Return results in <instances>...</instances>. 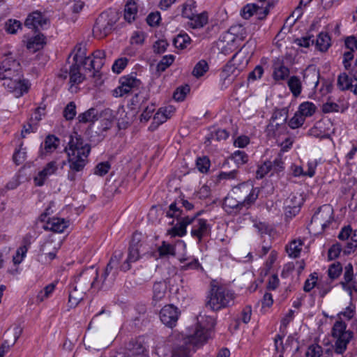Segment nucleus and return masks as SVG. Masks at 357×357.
<instances>
[{
    "label": "nucleus",
    "mask_w": 357,
    "mask_h": 357,
    "mask_svg": "<svg viewBox=\"0 0 357 357\" xmlns=\"http://www.w3.org/2000/svg\"><path fill=\"white\" fill-rule=\"evenodd\" d=\"M68 155L69 170L67 178L71 182H75L79 176L88 163V157L91 152V146L85 143L80 137H71L68 146L65 149Z\"/></svg>",
    "instance_id": "f03ea898"
},
{
    "label": "nucleus",
    "mask_w": 357,
    "mask_h": 357,
    "mask_svg": "<svg viewBox=\"0 0 357 357\" xmlns=\"http://www.w3.org/2000/svg\"><path fill=\"white\" fill-rule=\"evenodd\" d=\"M98 112L96 108L91 107L84 113L79 114L78 120L80 123H93L98 120Z\"/></svg>",
    "instance_id": "72a5a7b5"
},
{
    "label": "nucleus",
    "mask_w": 357,
    "mask_h": 357,
    "mask_svg": "<svg viewBox=\"0 0 357 357\" xmlns=\"http://www.w3.org/2000/svg\"><path fill=\"white\" fill-rule=\"evenodd\" d=\"M285 126L284 124H280L278 121L273 122L269 121V123L266 126V132L267 135L270 137H275L277 135L280 133V129L283 128Z\"/></svg>",
    "instance_id": "de8ad7c7"
},
{
    "label": "nucleus",
    "mask_w": 357,
    "mask_h": 357,
    "mask_svg": "<svg viewBox=\"0 0 357 357\" xmlns=\"http://www.w3.org/2000/svg\"><path fill=\"white\" fill-rule=\"evenodd\" d=\"M128 62L126 58H120L115 61L112 66V70L114 73H120L127 66Z\"/></svg>",
    "instance_id": "774afa93"
},
{
    "label": "nucleus",
    "mask_w": 357,
    "mask_h": 357,
    "mask_svg": "<svg viewBox=\"0 0 357 357\" xmlns=\"http://www.w3.org/2000/svg\"><path fill=\"white\" fill-rule=\"evenodd\" d=\"M181 206L184 207L186 211H191L194 208V204L192 203L183 197H179L169 206V208L166 211V216L175 218L177 220V222H179L181 219L186 216L183 211L181 209Z\"/></svg>",
    "instance_id": "9b49d317"
},
{
    "label": "nucleus",
    "mask_w": 357,
    "mask_h": 357,
    "mask_svg": "<svg viewBox=\"0 0 357 357\" xmlns=\"http://www.w3.org/2000/svg\"><path fill=\"white\" fill-rule=\"evenodd\" d=\"M333 209L329 206L324 205L312 217V222L320 225L323 229L328 227L333 219Z\"/></svg>",
    "instance_id": "4468645a"
},
{
    "label": "nucleus",
    "mask_w": 357,
    "mask_h": 357,
    "mask_svg": "<svg viewBox=\"0 0 357 357\" xmlns=\"http://www.w3.org/2000/svg\"><path fill=\"white\" fill-rule=\"evenodd\" d=\"M13 159L14 162L17 165L22 164L26 159V148L23 147V143H21L19 148L15 150Z\"/></svg>",
    "instance_id": "a18cd8bd"
},
{
    "label": "nucleus",
    "mask_w": 357,
    "mask_h": 357,
    "mask_svg": "<svg viewBox=\"0 0 357 357\" xmlns=\"http://www.w3.org/2000/svg\"><path fill=\"white\" fill-rule=\"evenodd\" d=\"M68 225V221H66L64 218L53 217L46 221L43 228L53 232L62 233Z\"/></svg>",
    "instance_id": "6ab92c4d"
},
{
    "label": "nucleus",
    "mask_w": 357,
    "mask_h": 357,
    "mask_svg": "<svg viewBox=\"0 0 357 357\" xmlns=\"http://www.w3.org/2000/svg\"><path fill=\"white\" fill-rule=\"evenodd\" d=\"M342 272V266L340 262L331 264L328 267V275L331 280L337 279Z\"/></svg>",
    "instance_id": "3c124183"
},
{
    "label": "nucleus",
    "mask_w": 357,
    "mask_h": 357,
    "mask_svg": "<svg viewBox=\"0 0 357 357\" xmlns=\"http://www.w3.org/2000/svg\"><path fill=\"white\" fill-rule=\"evenodd\" d=\"M69 76L70 82L72 85L78 84L84 79V75L80 73V68L76 63L71 66L69 71Z\"/></svg>",
    "instance_id": "2f4dec72"
},
{
    "label": "nucleus",
    "mask_w": 357,
    "mask_h": 357,
    "mask_svg": "<svg viewBox=\"0 0 357 357\" xmlns=\"http://www.w3.org/2000/svg\"><path fill=\"white\" fill-rule=\"evenodd\" d=\"M105 114H110L111 116H112V120L115 119V120H117L118 121H120V120L122 121V123H128V122L125 119L126 118V111H125V108L123 105H121L118 107L116 112V114L115 115H113L112 113V111L109 109H107L105 110ZM119 123H120V122H119Z\"/></svg>",
    "instance_id": "09e8293b"
},
{
    "label": "nucleus",
    "mask_w": 357,
    "mask_h": 357,
    "mask_svg": "<svg viewBox=\"0 0 357 357\" xmlns=\"http://www.w3.org/2000/svg\"><path fill=\"white\" fill-rule=\"evenodd\" d=\"M178 309L173 305L164 306L160 312V319L167 326L173 328L176 326L179 317Z\"/></svg>",
    "instance_id": "ddd939ff"
},
{
    "label": "nucleus",
    "mask_w": 357,
    "mask_h": 357,
    "mask_svg": "<svg viewBox=\"0 0 357 357\" xmlns=\"http://www.w3.org/2000/svg\"><path fill=\"white\" fill-rule=\"evenodd\" d=\"M324 354L323 348L319 344L310 345L305 353L306 357H321Z\"/></svg>",
    "instance_id": "5fc2aeb1"
},
{
    "label": "nucleus",
    "mask_w": 357,
    "mask_h": 357,
    "mask_svg": "<svg viewBox=\"0 0 357 357\" xmlns=\"http://www.w3.org/2000/svg\"><path fill=\"white\" fill-rule=\"evenodd\" d=\"M179 260L182 264V265L180 266V270L181 271L198 270L199 268H202L198 259L196 258H181Z\"/></svg>",
    "instance_id": "c756f323"
},
{
    "label": "nucleus",
    "mask_w": 357,
    "mask_h": 357,
    "mask_svg": "<svg viewBox=\"0 0 357 357\" xmlns=\"http://www.w3.org/2000/svg\"><path fill=\"white\" fill-rule=\"evenodd\" d=\"M231 159L239 167L248 161V155L243 151H236L231 155Z\"/></svg>",
    "instance_id": "603ef678"
},
{
    "label": "nucleus",
    "mask_w": 357,
    "mask_h": 357,
    "mask_svg": "<svg viewBox=\"0 0 357 357\" xmlns=\"http://www.w3.org/2000/svg\"><path fill=\"white\" fill-rule=\"evenodd\" d=\"M142 238L143 235L142 233L135 232L132 234V237L128 250L127 257L121 265H118V269L120 268V270L124 272L128 271L131 268V264L137 261L142 257V255L145 253L146 248L145 245L142 241ZM119 252L123 254L121 251H116L113 256L115 255V253ZM123 256V255H122V257ZM122 259L123 257L119 261V262H121ZM119 264H120V263H119Z\"/></svg>",
    "instance_id": "6e6552de"
},
{
    "label": "nucleus",
    "mask_w": 357,
    "mask_h": 357,
    "mask_svg": "<svg viewBox=\"0 0 357 357\" xmlns=\"http://www.w3.org/2000/svg\"><path fill=\"white\" fill-rule=\"evenodd\" d=\"M137 13V7L136 3L132 1H129L125 6L124 19L129 23L135 20Z\"/></svg>",
    "instance_id": "473e14b6"
},
{
    "label": "nucleus",
    "mask_w": 357,
    "mask_h": 357,
    "mask_svg": "<svg viewBox=\"0 0 357 357\" xmlns=\"http://www.w3.org/2000/svg\"><path fill=\"white\" fill-rule=\"evenodd\" d=\"M302 204L300 195L290 194L284 202V209L287 217H293L298 213Z\"/></svg>",
    "instance_id": "dca6fc26"
},
{
    "label": "nucleus",
    "mask_w": 357,
    "mask_h": 357,
    "mask_svg": "<svg viewBox=\"0 0 357 357\" xmlns=\"http://www.w3.org/2000/svg\"><path fill=\"white\" fill-rule=\"evenodd\" d=\"M210 160L206 157H200L197 159L196 166L198 170L202 173H206L210 167Z\"/></svg>",
    "instance_id": "13d9d810"
},
{
    "label": "nucleus",
    "mask_w": 357,
    "mask_h": 357,
    "mask_svg": "<svg viewBox=\"0 0 357 357\" xmlns=\"http://www.w3.org/2000/svg\"><path fill=\"white\" fill-rule=\"evenodd\" d=\"M86 292L85 291L80 290V288L77 287L75 284H72L69 289L68 296V305L70 307H75L79 302L83 299L84 296Z\"/></svg>",
    "instance_id": "393cba45"
},
{
    "label": "nucleus",
    "mask_w": 357,
    "mask_h": 357,
    "mask_svg": "<svg viewBox=\"0 0 357 357\" xmlns=\"http://www.w3.org/2000/svg\"><path fill=\"white\" fill-rule=\"evenodd\" d=\"M25 26L36 30L45 29L49 24V20L41 12L34 11L30 13L25 20Z\"/></svg>",
    "instance_id": "2eb2a0df"
},
{
    "label": "nucleus",
    "mask_w": 357,
    "mask_h": 357,
    "mask_svg": "<svg viewBox=\"0 0 357 357\" xmlns=\"http://www.w3.org/2000/svg\"><path fill=\"white\" fill-rule=\"evenodd\" d=\"M22 332V329L21 327L15 326L13 328V332L8 331L5 333V335L6 337H8L10 335V333H12L13 338L10 340L6 339L3 341L1 346L0 347V357H3L5 354H6L8 351L10 347L14 345L17 340L20 336Z\"/></svg>",
    "instance_id": "5701e85b"
},
{
    "label": "nucleus",
    "mask_w": 357,
    "mask_h": 357,
    "mask_svg": "<svg viewBox=\"0 0 357 357\" xmlns=\"http://www.w3.org/2000/svg\"><path fill=\"white\" fill-rule=\"evenodd\" d=\"M29 244L30 243L26 240V238H24V245L17 248L15 255L13 256V261L15 264H20L23 261L27 252L28 246Z\"/></svg>",
    "instance_id": "58836bf2"
},
{
    "label": "nucleus",
    "mask_w": 357,
    "mask_h": 357,
    "mask_svg": "<svg viewBox=\"0 0 357 357\" xmlns=\"http://www.w3.org/2000/svg\"><path fill=\"white\" fill-rule=\"evenodd\" d=\"M56 284L51 283L47 285L43 290H41L37 295V301L43 302L45 299L47 298L54 291Z\"/></svg>",
    "instance_id": "864d4df0"
},
{
    "label": "nucleus",
    "mask_w": 357,
    "mask_h": 357,
    "mask_svg": "<svg viewBox=\"0 0 357 357\" xmlns=\"http://www.w3.org/2000/svg\"><path fill=\"white\" fill-rule=\"evenodd\" d=\"M56 170L57 165L56 162L52 161L47 163L43 169L39 172L38 175L34 178L36 185L38 186L43 185L48 176L54 174Z\"/></svg>",
    "instance_id": "412c9836"
},
{
    "label": "nucleus",
    "mask_w": 357,
    "mask_h": 357,
    "mask_svg": "<svg viewBox=\"0 0 357 357\" xmlns=\"http://www.w3.org/2000/svg\"><path fill=\"white\" fill-rule=\"evenodd\" d=\"M4 56L0 66V79L4 80L3 85L9 91L15 92L17 96H21L27 92L28 86L22 79L20 64L11 52L5 53Z\"/></svg>",
    "instance_id": "7ed1b4c3"
},
{
    "label": "nucleus",
    "mask_w": 357,
    "mask_h": 357,
    "mask_svg": "<svg viewBox=\"0 0 357 357\" xmlns=\"http://www.w3.org/2000/svg\"><path fill=\"white\" fill-rule=\"evenodd\" d=\"M239 70L236 68L234 65L228 63L225 67L222 73V78L224 79L225 82L227 84L234 81V78L238 75Z\"/></svg>",
    "instance_id": "7c9ffc66"
},
{
    "label": "nucleus",
    "mask_w": 357,
    "mask_h": 357,
    "mask_svg": "<svg viewBox=\"0 0 357 357\" xmlns=\"http://www.w3.org/2000/svg\"><path fill=\"white\" fill-rule=\"evenodd\" d=\"M354 277V270L353 266L351 263L347 264L344 267V281L340 282V284L342 287V289L349 292V294L351 296V288L349 286V283L352 282Z\"/></svg>",
    "instance_id": "cd10ccee"
},
{
    "label": "nucleus",
    "mask_w": 357,
    "mask_h": 357,
    "mask_svg": "<svg viewBox=\"0 0 357 357\" xmlns=\"http://www.w3.org/2000/svg\"><path fill=\"white\" fill-rule=\"evenodd\" d=\"M196 2L194 0H188L183 4L182 16L189 20L196 13Z\"/></svg>",
    "instance_id": "a19ab883"
},
{
    "label": "nucleus",
    "mask_w": 357,
    "mask_h": 357,
    "mask_svg": "<svg viewBox=\"0 0 357 357\" xmlns=\"http://www.w3.org/2000/svg\"><path fill=\"white\" fill-rule=\"evenodd\" d=\"M78 66H81L84 70L85 73H90V76L96 77L100 69L102 68V63L100 61L92 59L90 56H88L82 61H78Z\"/></svg>",
    "instance_id": "4be33fe9"
},
{
    "label": "nucleus",
    "mask_w": 357,
    "mask_h": 357,
    "mask_svg": "<svg viewBox=\"0 0 357 357\" xmlns=\"http://www.w3.org/2000/svg\"><path fill=\"white\" fill-rule=\"evenodd\" d=\"M144 351L145 348L142 344L137 343L129 350L126 357H146Z\"/></svg>",
    "instance_id": "4d7b16f0"
},
{
    "label": "nucleus",
    "mask_w": 357,
    "mask_h": 357,
    "mask_svg": "<svg viewBox=\"0 0 357 357\" xmlns=\"http://www.w3.org/2000/svg\"><path fill=\"white\" fill-rule=\"evenodd\" d=\"M331 46V38L327 33H320L316 40V47L321 52H326Z\"/></svg>",
    "instance_id": "f704fd0d"
},
{
    "label": "nucleus",
    "mask_w": 357,
    "mask_h": 357,
    "mask_svg": "<svg viewBox=\"0 0 357 357\" xmlns=\"http://www.w3.org/2000/svg\"><path fill=\"white\" fill-rule=\"evenodd\" d=\"M287 85L294 96L298 97L301 94L302 84L298 77L291 76L288 80Z\"/></svg>",
    "instance_id": "e433bc0d"
},
{
    "label": "nucleus",
    "mask_w": 357,
    "mask_h": 357,
    "mask_svg": "<svg viewBox=\"0 0 357 357\" xmlns=\"http://www.w3.org/2000/svg\"><path fill=\"white\" fill-rule=\"evenodd\" d=\"M22 24L20 21L16 20H9L5 24L6 31L11 34H15L17 31L20 29Z\"/></svg>",
    "instance_id": "052dcab7"
},
{
    "label": "nucleus",
    "mask_w": 357,
    "mask_h": 357,
    "mask_svg": "<svg viewBox=\"0 0 357 357\" xmlns=\"http://www.w3.org/2000/svg\"><path fill=\"white\" fill-rule=\"evenodd\" d=\"M342 250L343 251L340 244L336 243L333 245L328 252V260H333L338 257Z\"/></svg>",
    "instance_id": "338daca9"
},
{
    "label": "nucleus",
    "mask_w": 357,
    "mask_h": 357,
    "mask_svg": "<svg viewBox=\"0 0 357 357\" xmlns=\"http://www.w3.org/2000/svg\"><path fill=\"white\" fill-rule=\"evenodd\" d=\"M45 36L40 33L30 38L26 43L27 49L31 52H36L40 50L45 44Z\"/></svg>",
    "instance_id": "bb28decb"
},
{
    "label": "nucleus",
    "mask_w": 357,
    "mask_h": 357,
    "mask_svg": "<svg viewBox=\"0 0 357 357\" xmlns=\"http://www.w3.org/2000/svg\"><path fill=\"white\" fill-rule=\"evenodd\" d=\"M74 56L73 61L75 63L78 64V61H82L85 58H86V45L83 43L77 44L73 50Z\"/></svg>",
    "instance_id": "79ce46f5"
},
{
    "label": "nucleus",
    "mask_w": 357,
    "mask_h": 357,
    "mask_svg": "<svg viewBox=\"0 0 357 357\" xmlns=\"http://www.w3.org/2000/svg\"><path fill=\"white\" fill-rule=\"evenodd\" d=\"M208 70V66L206 61H199L194 67L192 75L196 77H200L204 75Z\"/></svg>",
    "instance_id": "8fccbe9b"
},
{
    "label": "nucleus",
    "mask_w": 357,
    "mask_h": 357,
    "mask_svg": "<svg viewBox=\"0 0 357 357\" xmlns=\"http://www.w3.org/2000/svg\"><path fill=\"white\" fill-rule=\"evenodd\" d=\"M316 111V106L311 102H304L298 107V112L305 119L311 116Z\"/></svg>",
    "instance_id": "ea45409f"
},
{
    "label": "nucleus",
    "mask_w": 357,
    "mask_h": 357,
    "mask_svg": "<svg viewBox=\"0 0 357 357\" xmlns=\"http://www.w3.org/2000/svg\"><path fill=\"white\" fill-rule=\"evenodd\" d=\"M122 258L121 252L112 256L98 278V271L93 266L83 270L76 276L73 284L80 288V290L87 292L91 288L98 290H106L111 287L118 275V265Z\"/></svg>",
    "instance_id": "f257e3e1"
},
{
    "label": "nucleus",
    "mask_w": 357,
    "mask_h": 357,
    "mask_svg": "<svg viewBox=\"0 0 357 357\" xmlns=\"http://www.w3.org/2000/svg\"><path fill=\"white\" fill-rule=\"evenodd\" d=\"M320 74L315 68L306 69L303 74V82L307 86H312L316 89L319 83Z\"/></svg>",
    "instance_id": "b1692460"
},
{
    "label": "nucleus",
    "mask_w": 357,
    "mask_h": 357,
    "mask_svg": "<svg viewBox=\"0 0 357 357\" xmlns=\"http://www.w3.org/2000/svg\"><path fill=\"white\" fill-rule=\"evenodd\" d=\"M312 0H301L298 6L292 13V16H296V20L299 19L303 14V8H306Z\"/></svg>",
    "instance_id": "0e129e2a"
},
{
    "label": "nucleus",
    "mask_w": 357,
    "mask_h": 357,
    "mask_svg": "<svg viewBox=\"0 0 357 357\" xmlns=\"http://www.w3.org/2000/svg\"><path fill=\"white\" fill-rule=\"evenodd\" d=\"M167 285L164 282H155L153 287V299L155 301H161L165 296Z\"/></svg>",
    "instance_id": "c9c22d12"
},
{
    "label": "nucleus",
    "mask_w": 357,
    "mask_h": 357,
    "mask_svg": "<svg viewBox=\"0 0 357 357\" xmlns=\"http://www.w3.org/2000/svg\"><path fill=\"white\" fill-rule=\"evenodd\" d=\"M337 86L340 90H350L357 95V76L349 77L346 73H341L337 78Z\"/></svg>",
    "instance_id": "a211bd4d"
},
{
    "label": "nucleus",
    "mask_w": 357,
    "mask_h": 357,
    "mask_svg": "<svg viewBox=\"0 0 357 357\" xmlns=\"http://www.w3.org/2000/svg\"><path fill=\"white\" fill-rule=\"evenodd\" d=\"M241 191L246 195L243 200H237L236 198L228 196L225 197L223 202V208L228 213L239 212L243 206H249L253 204L258 197L259 190L254 188L249 184L242 183L235 188L234 192L237 194V191Z\"/></svg>",
    "instance_id": "423d86ee"
},
{
    "label": "nucleus",
    "mask_w": 357,
    "mask_h": 357,
    "mask_svg": "<svg viewBox=\"0 0 357 357\" xmlns=\"http://www.w3.org/2000/svg\"><path fill=\"white\" fill-rule=\"evenodd\" d=\"M199 214L198 213L193 216H185L167 231L168 234L173 237L184 236L187 234V227L192 225L190 234L200 243L202 238L210 236L211 227L206 220L197 218Z\"/></svg>",
    "instance_id": "39448f33"
},
{
    "label": "nucleus",
    "mask_w": 357,
    "mask_h": 357,
    "mask_svg": "<svg viewBox=\"0 0 357 357\" xmlns=\"http://www.w3.org/2000/svg\"><path fill=\"white\" fill-rule=\"evenodd\" d=\"M288 115L287 111L286 109H278L274 111L273 113L271 118L270 119L271 121L273 122H278L280 124H284L287 121Z\"/></svg>",
    "instance_id": "c03bdc74"
},
{
    "label": "nucleus",
    "mask_w": 357,
    "mask_h": 357,
    "mask_svg": "<svg viewBox=\"0 0 357 357\" xmlns=\"http://www.w3.org/2000/svg\"><path fill=\"white\" fill-rule=\"evenodd\" d=\"M121 85L113 91V96L121 97L129 93L135 89H139L142 84L141 81L132 74L124 76L120 79Z\"/></svg>",
    "instance_id": "f8f14e48"
},
{
    "label": "nucleus",
    "mask_w": 357,
    "mask_h": 357,
    "mask_svg": "<svg viewBox=\"0 0 357 357\" xmlns=\"http://www.w3.org/2000/svg\"><path fill=\"white\" fill-rule=\"evenodd\" d=\"M271 171V161H266L261 165L258 167L256 172V178H262L265 175Z\"/></svg>",
    "instance_id": "bf43d9fd"
},
{
    "label": "nucleus",
    "mask_w": 357,
    "mask_h": 357,
    "mask_svg": "<svg viewBox=\"0 0 357 357\" xmlns=\"http://www.w3.org/2000/svg\"><path fill=\"white\" fill-rule=\"evenodd\" d=\"M110 169V164L108 162H102L98 164L94 169V174L98 176L105 175Z\"/></svg>",
    "instance_id": "69168bd1"
},
{
    "label": "nucleus",
    "mask_w": 357,
    "mask_h": 357,
    "mask_svg": "<svg viewBox=\"0 0 357 357\" xmlns=\"http://www.w3.org/2000/svg\"><path fill=\"white\" fill-rule=\"evenodd\" d=\"M333 338V349L337 354H343L354 337V332L347 329V325L342 320L336 321L331 330Z\"/></svg>",
    "instance_id": "1a4fd4ad"
},
{
    "label": "nucleus",
    "mask_w": 357,
    "mask_h": 357,
    "mask_svg": "<svg viewBox=\"0 0 357 357\" xmlns=\"http://www.w3.org/2000/svg\"><path fill=\"white\" fill-rule=\"evenodd\" d=\"M305 119L298 112H296L294 116L289 121V126L291 128L295 129L303 126Z\"/></svg>",
    "instance_id": "680f3d73"
},
{
    "label": "nucleus",
    "mask_w": 357,
    "mask_h": 357,
    "mask_svg": "<svg viewBox=\"0 0 357 357\" xmlns=\"http://www.w3.org/2000/svg\"><path fill=\"white\" fill-rule=\"evenodd\" d=\"M174 61V56L169 54L164 56L157 65L158 71H165Z\"/></svg>",
    "instance_id": "6e6d98bb"
},
{
    "label": "nucleus",
    "mask_w": 357,
    "mask_h": 357,
    "mask_svg": "<svg viewBox=\"0 0 357 357\" xmlns=\"http://www.w3.org/2000/svg\"><path fill=\"white\" fill-rule=\"evenodd\" d=\"M234 293L222 286L214 285L207 296L206 306L213 311L234 305Z\"/></svg>",
    "instance_id": "0eeeda50"
},
{
    "label": "nucleus",
    "mask_w": 357,
    "mask_h": 357,
    "mask_svg": "<svg viewBox=\"0 0 357 357\" xmlns=\"http://www.w3.org/2000/svg\"><path fill=\"white\" fill-rule=\"evenodd\" d=\"M208 13L202 12L199 14L195 13L193 17L190 19L189 25L192 29L202 28L208 22Z\"/></svg>",
    "instance_id": "c85d7f7f"
},
{
    "label": "nucleus",
    "mask_w": 357,
    "mask_h": 357,
    "mask_svg": "<svg viewBox=\"0 0 357 357\" xmlns=\"http://www.w3.org/2000/svg\"><path fill=\"white\" fill-rule=\"evenodd\" d=\"M174 112L175 108L172 105L160 107L155 114L149 129L151 130L157 129L160 125L162 124L163 123L166 122L167 119H170Z\"/></svg>",
    "instance_id": "f3484780"
},
{
    "label": "nucleus",
    "mask_w": 357,
    "mask_h": 357,
    "mask_svg": "<svg viewBox=\"0 0 357 357\" xmlns=\"http://www.w3.org/2000/svg\"><path fill=\"white\" fill-rule=\"evenodd\" d=\"M302 245L303 242L301 240L293 241L287 246L286 251L290 257L296 258L300 255Z\"/></svg>",
    "instance_id": "4c0bfd02"
},
{
    "label": "nucleus",
    "mask_w": 357,
    "mask_h": 357,
    "mask_svg": "<svg viewBox=\"0 0 357 357\" xmlns=\"http://www.w3.org/2000/svg\"><path fill=\"white\" fill-rule=\"evenodd\" d=\"M116 20L110 17L107 13H101L96 21L93 29V35L98 38H102L109 34Z\"/></svg>",
    "instance_id": "9d476101"
},
{
    "label": "nucleus",
    "mask_w": 357,
    "mask_h": 357,
    "mask_svg": "<svg viewBox=\"0 0 357 357\" xmlns=\"http://www.w3.org/2000/svg\"><path fill=\"white\" fill-rule=\"evenodd\" d=\"M76 115V105L74 102H69L63 110V116L66 120H72Z\"/></svg>",
    "instance_id": "e2e57ef3"
},
{
    "label": "nucleus",
    "mask_w": 357,
    "mask_h": 357,
    "mask_svg": "<svg viewBox=\"0 0 357 357\" xmlns=\"http://www.w3.org/2000/svg\"><path fill=\"white\" fill-rule=\"evenodd\" d=\"M190 38L187 33H181L174 38L173 43L176 48L182 50L186 48L190 45Z\"/></svg>",
    "instance_id": "37998d69"
},
{
    "label": "nucleus",
    "mask_w": 357,
    "mask_h": 357,
    "mask_svg": "<svg viewBox=\"0 0 357 357\" xmlns=\"http://www.w3.org/2000/svg\"><path fill=\"white\" fill-rule=\"evenodd\" d=\"M158 252L159 253L160 257H165L168 255H172L174 256L175 252V247L170 244L167 243L165 241H163L162 243V245L158 247Z\"/></svg>",
    "instance_id": "49530a36"
},
{
    "label": "nucleus",
    "mask_w": 357,
    "mask_h": 357,
    "mask_svg": "<svg viewBox=\"0 0 357 357\" xmlns=\"http://www.w3.org/2000/svg\"><path fill=\"white\" fill-rule=\"evenodd\" d=\"M273 77L275 81H282L286 79L289 75V70L286 67L283 62L279 59L274 61Z\"/></svg>",
    "instance_id": "a878e982"
},
{
    "label": "nucleus",
    "mask_w": 357,
    "mask_h": 357,
    "mask_svg": "<svg viewBox=\"0 0 357 357\" xmlns=\"http://www.w3.org/2000/svg\"><path fill=\"white\" fill-rule=\"evenodd\" d=\"M59 139L52 135L46 137L43 143L40 145V155L43 157L54 152L58 147Z\"/></svg>",
    "instance_id": "aec40b11"
},
{
    "label": "nucleus",
    "mask_w": 357,
    "mask_h": 357,
    "mask_svg": "<svg viewBox=\"0 0 357 357\" xmlns=\"http://www.w3.org/2000/svg\"><path fill=\"white\" fill-rule=\"evenodd\" d=\"M207 321L206 326L201 324L196 325L192 331L183 338L182 343L174 348L172 357H190L192 349L206 342L215 326L213 318L209 317Z\"/></svg>",
    "instance_id": "20e7f679"
}]
</instances>
